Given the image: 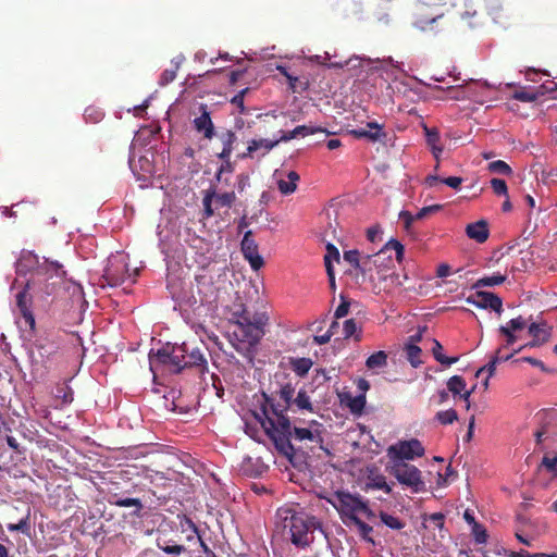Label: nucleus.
Returning a JSON list of instances; mask_svg holds the SVG:
<instances>
[{"instance_id":"18","label":"nucleus","mask_w":557,"mask_h":557,"mask_svg":"<svg viewBox=\"0 0 557 557\" xmlns=\"http://www.w3.org/2000/svg\"><path fill=\"white\" fill-rule=\"evenodd\" d=\"M201 114L194 120V127L198 133H201L205 138L211 139L214 135V126L207 111L206 106H201Z\"/></svg>"},{"instance_id":"59","label":"nucleus","mask_w":557,"mask_h":557,"mask_svg":"<svg viewBox=\"0 0 557 557\" xmlns=\"http://www.w3.org/2000/svg\"><path fill=\"white\" fill-rule=\"evenodd\" d=\"M441 182L454 189H457L460 187V185L462 183V178L458 177V176H449V177L442 180Z\"/></svg>"},{"instance_id":"58","label":"nucleus","mask_w":557,"mask_h":557,"mask_svg":"<svg viewBox=\"0 0 557 557\" xmlns=\"http://www.w3.org/2000/svg\"><path fill=\"white\" fill-rule=\"evenodd\" d=\"M176 77V71L175 70H164L161 78L160 84L161 85H168L169 83L173 82Z\"/></svg>"},{"instance_id":"6","label":"nucleus","mask_w":557,"mask_h":557,"mask_svg":"<svg viewBox=\"0 0 557 557\" xmlns=\"http://www.w3.org/2000/svg\"><path fill=\"white\" fill-rule=\"evenodd\" d=\"M295 386L292 383H285L280 386L278 391H275L271 396L264 395L265 406L263 407V413L265 420L262 423L268 424V416L275 417L277 414H284V412L290 408L294 400Z\"/></svg>"},{"instance_id":"35","label":"nucleus","mask_w":557,"mask_h":557,"mask_svg":"<svg viewBox=\"0 0 557 557\" xmlns=\"http://www.w3.org/2000/svg\"><path fill=\"white\" fill-rule=\"evenodd\" d=\"M380 519L382 523L388 527L392 530H401L405 528L406 523L400 520L398 517L389 515L385 511L380 512Z\"/></svg>"},{"instance_id":"28","label":"nucleus","mask_w":557,"mask_h":557,"mask_svg":"<svg viewBox=\"0 0 557 557\" xmlns=\"http://www.w3.org/2000/svg\"><path fill=\"white\" fill-rule=\"evenodd\" d=\"M404 350L406 352L407 360L413 368H418L422 363L420 358L422 350L419 346L413 343H407L404 347Z\"/></svg>"},{"instance_id":"53","label":"nucleus","mask_w":557,"mask_h":557,"mask_svg":"<svg viewBox=\"0 0 557 557\" xmlns=\"http://www.w3.org/2000/svg\"><path fill=\"white\" fill-rule=\"evenodd\" d=\"M513 98L517 100H520V101H524V102H532L537 99V94L531 92V91H525V90H520V91L515 92Z\"/></svg>"},{"instance_id":"16","label":"nucleus","mask_w":557,"mask_h":557,"mask_svg":"<svg viewBox=\"0 0 557 557\" xmlns=\"http://www.w3.org/2000/svg\"><path fill=\"white\" fill-rule=\"evenodd\" d=\"M30 301L32 299L26 288L16 294V306L24 321V324L28 326L29 330L34 331L36 326V321L30 310Z\"/></svg>"},{"instance_id":"56","label":"nucleus","mask_w":557,"mask_h":557,"mask_svg":"<svg viewBox=\"0 0 557 557\" xmlns=\"http://www.w3.org/2000/svg\"><path fill=\"white\" fill-rule=\"evenodd\" d=\"M518 361L528 362L531 366L541 369V371H543V372L549 371L548 368L543 363V361H541L540 359L533 358V357H522Z\"/></svg>"},{"instance_id":"17","label":"nucleus","mask_w":557,"mask_h":557,"mask_svg":"<svg viewBox=\"0 0 557 557\" xmlns=\"http://www.w3.org/2000/svg\"><path fill=\"white\" fill-rule=\"evenodd\" d=\"M180 354L181 350L177 349V346L172 347L171 351H169L166 348L159 349L156 354L150 352V364H169L173 368V371L176 373L177 361L180 360L181 356Z\"/></svg>"},{"instance_id":"11","label":"nucleus","mask_w":557,"mask_h":557,"mask_svg":"<svg viewBox=\"0 0 557 557\" xmlns=\"http://www.w3.org/2000/svg\"><path fill=\"white\" fill-rule=\"evenodd\" d=\"M528 333L532 337V339L524 344L523 346L519 347L518 349L513 350V354L520 352L524 348H534V347H541L547 342H549L552 336V327H549L546 322H528Z\"/></svg>"},{"instance_id":"54","label":"nucleus","mask_w":557,"mask_h":557,"mask_svg":"<svg viewBox=\"0 0 557 557\" xmlns=\"http://www.w3.org/2000/svg\"><path fill=\"white\" fill-rule=\"evenodd\" d=\"M115 505L120 507H136L138 509H141L143 505L138 498H122L115 502Z\"/></svg>"},{"instance_id":"50","label":"nucleus","mask_w":557,"mask_h":557,"mask_svg":"<svg viewBox=\"0 0 557 557\" xmlns=\"http://www.w3.org/2000/svg\"><path fill=\"white\" fill-rule=\"evenodd\" d=\"M442 208H443L442 205H432V206L423 207L422 209H420L418 211V213L416 214V218H417V220H422L432 213H436V212L441 211Z\"/></svg>"},{"instance_id":"36","label":"nucleus","mask_w":557,"mask_h":557,"mask_svg":"<svg viewBox=\"0 0 557 557\" xmlns=\"http://www.w3.org/2000/svg\"><path fill=\"white\" fill-rule=\"evenodd\" d=\"M235 199L236 195L234 191H227L223 194H218L215 191V196L213 197L216 208H231Z\"/></svg>"},{"instance_id":"3","label":"nucleus","mask_w":557,"mask_h":557,"mask_svg":"<svg viewBox=\"0 0 557 557\" xmlns=\"http://www.w3.org/2000/svg\"><path fill=\"white\" fill-rule=\"evenodd\" d=\"M233 319L236 325L235 335L249 345H256L264 335V326L269 317L265 311L251 313L240 297H236L233 304Z\"/></svg>"},{"instance_id":"21","label":"nucleus","mask_w":557,"mask_h":557,"mask_svg":"<svg viewBox=\"0 0 557 557\" xmlns=\"http://www.w3.org/2000/svg\"><path fill=\"white\" fill-rule=\"evenodd\" d=\"M351 134L356 138H368L371 141H376L380 140L381 137H385V134L382 132V126L375 122H369L367 128L352 129Z\"/></svg>"},{"instance_id":"13","label":"nucleus","mask_w":557,"mask_h":557,"mask_svg":"<svg viewBox=\"0 0 557 557\" xmlns=\"http://www.w3.org/2000/svg\"><path fill=\"white\" fill-rule=\"evenodd\" d=\"M467 304L481 309H492L498 314L503 311V300L496 294L491 292L478 290L466 299Z\"/></svg>"},{"instance_id":"23","label":"nucleus","mask_w":557,"mask_h":557,"mask_svg":"<svg viewBox=\"0 0 557 557\" xmlns=\"http://www.w3.org/2000/svg\"><path fill=\"white\" fill-rule=\"evenodd\" d=\"M318 132H324L321 127H314L311 125H299L292 131L282 132V136L280 137L281 141H289L298 136L306 137L309 135H313Z\"/></svg>"},{"instance_id":"37","label":"nucleus","mask_w":557,"mask_h":557,"mask_svg":"<svg viewBox=\"0 0 557 557\" xmlns=\"http://www.w3.org/2000/svg\"><path fill=\"white\" fill-rule=\"evenodd\" d=\"M350 522L358 529L360 536L364 541L369 543H374V541L370 537V534L373 531V528L371 525L363 522L359 517H354Z\"/></svg>"},{"instance_id":"47","label":"nucleus","mask_w":557,"mask_h":557,"mask_svg":"<svg viewBox=\"0 0 557 557\" xmlns=\"http://www.w3.org/2000/svg\"><path fill=\"white\" fill-rule=\"evenodd\" d=\"M157 546L159 549H161L162 552H164L165 554H169V555H180L183 552H185V547L183 545H177V544L169 545V544L161 543L160 541H158Z\"/></svg>"},{"instance_id":"44","label":"nucleus","mask_w":557,"mask_h":557,"mask_svg":"<svg viewBox=\"0 0 557 557\" xmlns=\"http://www.w3.org/2000/svg\"><path fill=\"white\" fill-rule=\"evenodd\" d=\"M103 111L96 107H87L84 112V117L86 122L89 123H98L103 119Z\"/></svg>"},{"instance_id":"38","label":"nucleus","mask_w":557,"mask_h":557,"mask_svg":"<svg viewBox=\"0 0 557 557\" xmlns=\"http://www.w3.org/2000/svg\"><path fill=\"white\" fill-rule=\"evenodd\" d=\"M292 405H295L298 409L308 410L310 412H313V407H312L310 397L308 396L307 392L304 389H300L298 392V394L294 398Z\"/></svg>"},{"instance_id":"48","label":"nucleus","mask_w":557,"mask_h":557,"mask_svg":"<svg viewBox=\"0 0 557 557\" xmlns=\"http://www.w3.org/2000/svg\"><path fill=\"white\" fill-rule=\"evenodd\" d=\"M221 160L223 161V163L218 169V172H216V175H215V178L219 182L222 180V175L224 173H233L234 169H235L234 163L231 162V158L230 159H221Z\"/></svg>"},{"instance_id":"60","label":"nucleus","mask_w":557,"mask_h":557,"mask_svg":"<svg viewBox=\"0 0 557 557\" xmlns=\"http://www.w3.org/2000/svg\"><path fill=\"white\" fill-rule=\"evenodd\" d=\"M381 234H382V231L379 226H372V227L368 228V231H367V238L371 243H374L376 239H379L381 237Z\"/></svg>"},{"instance_id":"5","label":"nucleus","mask_w":557,"mask_h":557,"mask_svg":"<svg viewBox=\"0 0 557 557\" xmlns=\"http://www.w3.org/2000/svg\"><path fill=\"white\" fill-rule=\"evenodd\" d=\"M387 471L401 485L410 488L412 493L425 491V482L422 479V472L416 466L405 461H392V465L387 467Z\"/></svg>"},{"instance_id":"45","label":"nucleus","mask_w":557,"mask_h":557,"mask_svg":"<svg viewBox=\"0 0 557 557\" xmlns=\"http://www.w3.org/2000/svg\"><path fill=\"white\" fill-rule=\"evenodd\" d=\"M490 183L495 195L508 197V187L504 180L492 178Z\"/></svg>"},{"instance_id":"33","label":"nucleus","mask_w":557,"mask_h":557,"mask_svg":"<svg viewBox=\"0 0 557 557\" xmlns=\"http://www.w3.org/2000/svg\"><path fill=\"white\" fill-rule=\"evenodd\" d=\"M368 485L375 490H381L386 494L392 493V486L386 482V478L383 474H373L369 476Z\"/></svg>"},{"instance_id":"40","label":"nucleus","mask_w":557,"mask_h":557,"mask_svg":"<svg viewBox=\"0 0 557 557\" xmlns=\"http://www.w3.org/2000/svg\"><path fill=\"white\" fill-rule=\"evenodd\" d=\"M215 196V188L211 187L206 191V195L202 199L203 205V214L206 218H210L214 215V209H213V197Z\"/></svg>"},{"instance_id":"10","label":"nucleus","mask_w":557,"mask_h":557,"mask_svg":"<svg viewBox=\"0 0 557 557\" xmlns=\"http://www.w3.org/2000/svg\"><path fill=\"white\" fill-rule=\"evenodd\" d=\"M413 26L423 33L436 36L448 30L449 22L444 14L418 13L416 14Z\"/></svg>"},{"instance_id":"55","label":"nucleus","mask_w":557,"mask_h":557,"mask_svg":"<svg viewBox=\"0 0 557 557\" xmlns=\"http://www.w3.org/2000/svg\"><path fill=\"white\" fill-rule=\"evenodd\" d=\"M249 88H245L243 90H240L238 94H236L231 102L233 104H235L236 107H238L240 109V112L244 111L245 107H244V98H245V95L248 92Z\"/></svg>"},{"instance_id":"32","label":"nucleus","mask_w":557,"mask_h":557,"mask_svg":"<svg viewBox=\"0 0 557 557\" xmlns=\"http://www.w3.org/2000/svg\"><path fill=\"white\" fill-rule=\"evenodd\" d=\"M443 346L436 339H434V345L432 348L433 356L435 360L444 366H451L458 361V357H446L443 352Z\"/></svg>"},{"instance_id":"14","label":"nucleus","mask_w":557,"mask_h":557,"mask_svg":"<svg viewBox=\"0 0 557 557\" xmlns=\"http://www.w3.org/2000/svg\"><path fill=\"white\" fill-rule=\"evenodd\" d=\"M240 249L244 258L249 262L253 270L257 271L263 267L264 261L263 258L259 255L258 244L252 238L251 231H247L244 234L243 240L240 243Z\"/></svg>"},{"instance_id":"41","label":"nucleus","mask_w":557,"mask_h":557,"mask_svg":"<svg viewBox=\"0 0 557 557\" xmlns=\"http://www.w3.org/2000/svg\"><path fill=\"white\" fill-rule=\"evenodd\" d=\"M466 387V381L460 375H454L447 381V388L455 396L459 395Z\"/></svg>"},{"instance_id":"15","label":"nucleus","mask_w":557,"mask_h":557,"mask_svg":"<svg viewBox=\"0 0 557 557\" xmlns=\"http://www.w3.org/2000/svg\"><path fill=\"white\" fill-rule=\"evenodd\" d=\"M527 325L528 320L522 315L509 320L506 325H500L498 332L505 337V344L502 347L513 345L518 339L516 332L523 330Z\"/></svg>"},{"instance_id":"27","label":"nucleus","mask_w":557,"mask_h":557,"mask_svg":"<svg viewBox=\"0 0 557 557\" xmlns=\"http://www.w3.org/2000/svg\"><path fill=\"white\" fill-rule=\"evenodd\" d=\"M39 272H45V274H51L49 275L50 278L53 276L58 278H63L65 276V271L63 270V265L60 264L57 261H48L46 260L45 263L38 268Z\"/></svg>"},{"instance_id":"4","label":"nucleus","mask_w":557,"mask_h":557,"mask_svg":"<svg viewBox=\"0 0 557 557\" xmlns=\"http://www.w3.org/2000/svg\"><path fill=\"white\" fill-rule=\"evenodd\" d=\"M391 251H395L398 263L404 258V245L397 239L388 240L383 248L373 255L363 256L362 276L371 282L386 278V272L394 267V259Z\"/></svg>"},{"instance_id":"22","label":"nucleus","mask_w":557,"mask_h":557,"mask_svg":"<svg viewBox=\"0 0 557 557\" xmlns=\"http://www.w3.org/2000/svg\"><path fill=\"white\" fill-rule=\"evenodd\" d=\"M339 262V251L333 244L326 245V253L324 256V263L326 268V273L329 276L330 285L332 288H335V275L332 265V261Z\"/></svg>"},{"instance_id":"51","label":"nucleus","mask_w":557,"mask_h":557,"mask_svg":"<svg viewBox=\"0 0 557 557\" xmlns=\"http://www.w3.org/2000/svg\"><path fill=\"white\" fill-rule=\"evenodd\" d=\"M509 557H557V553L553 554H544V553H535L530 554L529 552L521 549L519 552H510Z\"/></svg>"},{"instance_id":"57","label":"nucleus","mask_w":557,"mask_h":557,"mask_svg":"<svg viewBox=\"0 0 557 557\" xmlns=\"http://www.w3.org/2000/svg\"><path fill=\"white\" fill-rule=\"evenodd\" d=\"M399 219L404 222L405 228L408 231L411 224L417 220L416 214L413 215L409 211H401L399 213Z\"/></svg>"},{"instance_id":"24","label":"nucleus","mask_w":557,"mask_h":557,"mask_svg":"<svg viewBox=\"0 0 557 557\" xmlns=\"http://www.w3.org/2000/svg\"><path fill=\"white\" fill-rule=\"evenodd\" d=\"M502 351L503 347L497 348L495 355L491 358L488 363L476 371L475 376H480L485 371L488 373V376H492L495 373L496 366L499 362L507 361L515 355L513 352L510 355H503Z\"/></svg>"},{"instance_id":"1","label":"nucleus","mask_w":557,"mask_h":557,"mask_svg":"<svg viewBox=\"0 0 557 557\" xmlns=\"http://www.w3.org/2000/svg\"><path fill=\"white\" fill-rule=\"evenodd\" d=\"M268 424L262 423L265 433L274 442L277 450L287 457L295 455V448L292 444L293 438L298 442L309 441L315 444L323 442L319 430L321 423L315 420L310 422V428H298L292 426L287 416L275 413V417L268 416Z\"/></svg>"},{"instance_id":"31","label":"nucleus","mask_w":557,"mask_h":557,"mask_svg":"<svg viewBox=\"0 0 557 557\" xmlns=\"http://www.w3.org/2000/svg\"><path fill=\"white\" fill-rule=\"evenodd\" d=\"M290 367L298 376H305L312 367V361L309 358H292Z\"/></svg>"},{"instance_id":"25","label":"nucleus","mask_w":557,"mask_h":557,"mask_svg":"<svg viewBox=\"0 0 557 557\" xmlns=\"http://www.w3.org/2000/svg\"><path fill=\"white\" fill-rule=\"evenodd\" d=\"M220 139L222 141L223 148L220 153H218L219 159H230L234 149V143L236 141V135L232 131H226L220 135Z\"/></svg>"},{"instance_id":"42","label":"nucleus","mask_w":557,"mask_h":557,"mask_svg":"<svg viewBox=\"0 0 557 557\" xmlns=\"http://www.w3.org/2000/svg\"><path fill=\"white\" fill-rule=\"evenodd\" d=\"M435 418L441 424L447 425V424H451L455 421H457L458 414L455 409H448V410L438 411L436 413Z\"/></svg>"},{"instance_id":"7","label":"nucleus","mask_w":557,"mask_h":557,"mask_svg":"<svg viewBox=\"0 0 557 557\" xmlns=\"http://www.w3.org/2000/svg\"><path fill=\"white\" fill-rule=\"evenodd\" d=\"M332 502L335 509L342 518L346 517L349 521L358 517L361 509L366 508V502L359 495H354L346 491H336Z\"/></svg>"},{"instance_id":"20","label":"nucleus","mask_w":557,"mask_h":557,"mask_svg":"<svg viewBox=\"0 0 557 557\" xmlns=\"http://www.w3.org/2000/svg\"><path fill=\"white\" fill-rule=\"evenodd\" d=\"M280 141H281L280 138L276 140H270V139H265V138L252 139L248 143L247 151L239 154L238 157L240 159L252 158L253 152H256L259 149L264 150V153H263V156H264L267 152L272 150Z\"/></svg>"},{"instance_id":"49","label":"nucleus","mask_w":557,"mask_h":557,"mask_svg":"<svg viewBox=\"0 0 557 557\" xmlns=\"http://www.w3.org/2000/svg\"><path fill=\"white\" fill-rule=\"evenodd\" d=\"M366 406V397L363 395H359L354 397L349 403V408L352 413H360Z\"/></svg>"},{"instance_id":"34","label":"nucleus","mask_w":557,"mask_h":557,"mask_svg":"<svg viewBox=\"0 0 557 557\" xmlns=\"http://www.w3.org/2000/svg\"><path fill=\"white\" fill-rule=\"evenodd\" d=\"M386 363H387V355L383 350L372 354L371 356L368 357V359L366 361V366L369 369L382 368V367L386 366Z\"/></svg>"},{"instance_id":"29","label":"nucleus","mask_w":557,"mask_h":557,"mask_svg":"<svg viewBox=\"0 0 557 557\" xmlns=\"http://www.w3.org/2000/svg\"><path fill=\"white\" fill-rule=\"evenodd\" d=\"M344 338L354 337L356 342H360L362 337L361 327L358 326L355 319H348L343 325Z\"/></svg>"},{"instance_id":"43","label":"nucleus","mask_w":557,"mask_h":557,"mask_svg":"<svg viewBox=\"0 0 557 557\" xmlns=\"http://www.w3.org/2000/svg\"><path fill=\"white\" fill-rule=\"evenodd\" d=\"M488 171L492 173L503 174V175H511V168L503 160H497L488 163Z\"/></svg>"},{"instance_id":"12","label":"nucleus","mask_w":557,"mask_h":557,"mask_svg":"<svg viewBox=\"0 0 557 557\" xmlns=\"http://www.w3.org/2000/svg\"><path fill=\"white\" fill-rule=\"evenodd\" d=\"M129 277L127 263L124 260L110 261L102 275L104 282L111 287L123 284Z\"/></svg>"},{"instance_id":"30","label":"nucleus","mask_w":557,"mask_h":557,"mask_svg":"<svg viewBox=\"0 0 557 557\" xmlns=\"http://www.w3.org/2000/svg\"><path fill=\"white\" fill-rule=\"evenodd\" d=\"M506 278H507V276L505 274L494 273L491 276H484V277L479 278L473 284L472 288L478 289V288L486 287V286L500 285L506 281Z\"/></svg>"},{"instance_id":"9","label":"nucleus","mask_w":557,"mask_h":557,"mask_svg":"<svg viewBox=\"0 0 557 557\" xmlns=\"http://www.w3.org/2000/svg\"><path fill=\"white\" fill-rule=\"evenodd\" d=\"M387 451L392 461H405L422 457L425 449L418 438H411L397 442L395 445L389 446Z\"/></svg>"},{"instance_id":"2","label":"nucleus","mask_w":557,"mask_h":557,"mask_svg":"<svg viewBox=\"0 0 557 557\" xmlns=\"http://www.w3.org/2000/svg\"><path fill=\"white\" fill-rule=\"evenodd\" d=\"M277 517L282 520L284 533L298 549L309 548L314 542L315 532L323 534L326 539L321 521L312 515L293 509H280Z\"/></svg>"},{"instance_id":"39","label":"nucleus","mask_w":557,"mask_h":557,"mask_svg":"<svg viewBox=\"0 0 557 557\" xmlns=\"http://www.w3.org/2000/svg\"><path fill=\"white\" fill-rule=\"evenodd\" d=\"M343 258L362 274L363 256L361 257L358 250H347L344 252Z\"/></svg>"},{"instance_id":"61","label":"nucleus","mask_w":557,"mask_h":557,"mask_svg":"<svg viewBox=\"0 0 557 557\" xmlns=\"http://www.w3.org/2000/svg\"><path fill=\"white\" fill-rule=\"evenodd\" d=\"M5 440L9 447L15 450L17 454L22 455L25 453V449L20 446L15 437L8 435Z\"/></svg>"},{"instance_id":"19","label":"nucleus","mask_w":557,"mask_h":557,"mask_svg":"<svg viewBox=\"0 0 557 557\" xmlns=\"http://www.w3.org/2000/svg\"><path fill=\"white\" fill-rule=\"evenodd\" d=\"M466 234L469 238L475 240L476 243L483 244L487 240L490 235L488 224L485 220L470 223L466 227Z\"/></svg>"},{"instance_id":"46","label":"nucleus","mask_w":557,"mask_h":557,"mask_svg":"<svg viewBox=\"0 0 557 557\" xmlns=\"http://www.w3.org/2000/svg\"><path fill=\"white\" fill-rule=\"evenodd\" d=\"M472 534L474 536V540L478 544H484L486 543L487 541V531L486 529L480 524V523H474V525H472Z\"/></svg>"},{"instance_id":"63","label":"nucleus","mask_w":557,"mask_h":557,"mask_svg":"<svg viewBox=\"0 0 557 557\" xmlns=\"http://www.w3.org/2000/svg\"><path fill=\"white\" fill-rule=\"evenodd\" d=\"M451 273V268L447 263H441L436 269L437 277H446Z\"/></svg>"},{"instance_id":"64","label":"nucleus","mask_w":557,"mask_h":557,"mask_svg":"<svg viewBox=\"0 0 557 557\" xmlns=\"http://www.w3.org/2000/svg\"><path fill=\"white\" fill-rule=\"evenodd\" d=\"M540 88L543 89V91L541 92L542 95L550 94L557 90V84L554 81H547L544 84H542Z\"/></svg>"},{"instance_id":"62","label":"nucleus","mask_w":557,"mask_h":557,"mask_svg":"<svg viewBox=\"0 0 557 557\" xmlns=\"http://www.w3.org/2000/svg\"><path fill=\"white\" fill-rule=\"evenodd\" d=\"M430 521L438 529H442L444 525V515L441 512H435L430 516Z\"/></svg>"},{"instance_id":"8","label":"nucleus","mask_w":557,"mask_h":557,"mask_svg":"<svg viewBox=\"0 0 557 557\" xmlns=\"http://www.w3.org/2000/svg\"><path fill=\"white\" fill-rule=\"evenodd\" d=\"M177 349L181 350L180 355H182V357L180 356V360L177 361L176 373L186 368H196L200 372L207 370V359L198 347H195L193 344L185 342L177 346Z\"/></svg>"},{"instance_id":"52","label":"nucleus","mask_w":557,"mask_h":557,"mask_svg":"<svg viewBox=\"0 0 557 557\" xmlns=\"http://www.w3.org/2000/svg\"><path fill=\"white\" fill-rule=\"evenodd\" d=\"M342 298V302L339 304V306L336 308L335 312H334V318L337 320V319H341V318H344L348 314V311H349V301H347L344 296H341Z\"/></svg>"},{"instance_id":"26","label":"nucleus","mask_w":557,"mask_h":557,"mask_svg":"<svg viewBox=\"0 0 557 557\" xmlns=\"http://www.w3.org/2000/svg\"><path fill=\"white\" fill-rule=\"evenodd\" d=\"M300 180V176L295 171H289L287 174V181L280 180L277 182L278 190L283 195H290L293 194L297 188V182Z\"/></svg>"}]
</instances>
